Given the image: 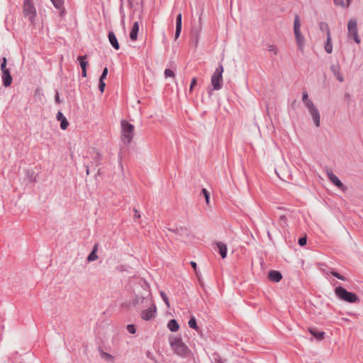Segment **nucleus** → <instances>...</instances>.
<instances>
[{
  "mask_svg": "<svg viewBox=\"0 0 363 363\" xmlns=\"http://www.w3.org/2000/svg\"><path fill=\"white\" fill-rule=\"evenodd\" d=\"M199 35H200V31L199 30H197L195 33H194V37L195 38V43H196V45H197L198 43H199Z\"/></svg>",
  "mask_w": 363,
  "mask_h": 363,
  "instance_id": "obj_48",
  "label": "nucleus"
},
{
  "mask_svg": "<svg viewBox=\"0 0 363 363\" xmlns=\"http://www.w3.org/2000/svg\"><path fill=\"white\" fill-rule=\"evenodd\" d=\"M182 26H176L175 39H177L180 35V33L182 32Z\"/></svg>",
  "mask_w": 363,
  "mask_h": 363,
  "instance_id": "obj_46",
  "label": "nucleus"
},
{
  "mask_svg": "<svg viewBox=\"0 0 363 363\" xmlns=\"http://www.w3.org/2000/svg\"><path fill=\"white\" fill-rule=\"evenodd\" d=\"M100 354L101 358H104L107 361L112 362L113 360V357L111 354L106 352H104L103 350L101 351Z\"/></svg>",
  "mask_w": 363,
  "mask_h": 363,
  "instance_id": "obj_33",
  "label": "nucleus"
},
{
  "mask_svg": "<svg viewBox=\"0 0 363 363\" xmlns=\"http://www.w3.org/2000/svg\"><path fill=\"white\" fill-rule=\"evenodd\" d=\"M325 50L327 53L330 54L333 52V45L331 35L327 37V41L325 45Z\"/></svg>",
  "mask_w": 363,
  "mask_h": 363,
  "instance_id": "obj_26",
  "label": "nucleus"
},
{
  "mask_svg": "<svg viewBox=\"0 0 363 363\" xmlns=\"http://www.w3.org/2000/svg\"><path fill=\"white\" fill-rule=\"evenodd\" d=\"M30 181V182H35V177H31Z\"/></svg>",
  "mask_w": 363,
  "mask_h": 363,
  "instance_id": "obj_56",
  "label": "nucleus"
},
{
  "mask_svg": "<svg viewBox=\"0 0 363 363\" xmlns=\"http://www.w3.org/2000/svg\"><path fill=\"white\" fill-rule=\"evenodd\" d=\"M308 332L311 334L318 341L322 340L325 335L324 331L318 330L315 328H309Z\"/></svg>",
  "mask_w": 363,
  "mask_h": 363,
  "instance_id": "obj_12",
  "label": "nucleus"
},
{
  "mask_svg": "<svg viewBox=\"0 0 363 363\" xmlns=\"http://www.w3.org/2000/svg\"><path fill=\"white\" fill-rule=\"evenodd\" d=\"M330 274L335 278L340 279V280H342V281H347V279L342 276V274H340L339 272H337V271H335V270H333Z\"/></svg>",
  "mask_w": 363,
  "mask_h": 363,
  "instance_id": "obj_35",
  "label": "nucleus"
},
{
  "mask_svg": "<svg viewBox=\"0 0 363 363\" xmlns=\"http://www.w3.org/2000/svg\"><path fill=\"white\" fill-rule=\"evenodd\" d=\"M279 221L281 225L287 224V218L284 215H281L279 216Z\"/></svg>",
  "mask_w": 363,
  "mask_h": 363,
  "instance_id": "obj_45",
  "label": "nucleus"
},
{
  "mask_svg": "<svg viewBox=\"0 0 363 363\" xmlns=\"http://www.w3.org/2000/svg\"><path fill=\"white\" fill-rule=\"evenodd\" d=\"M169 343L171 350L175 355L188 360L193 357L192 352L183 342L182 337L170 336L169 337Z\"/></svg>",
  "mask_w": 363,
  "mask_h": 363,
  "instance_id": "obj_1",
  "label": "nucleus"
},
{
  "mask_svg": "<svg viewBox=\"0 0 363 363\" xmlns=\"http://www.w3.org/2000/svg\"><path fill=\"white\" fill-rule=\"evenodd\" d=\"M319 28L321 31H323V32H325L326 33V35L327 37L328 36H330V29H329V27H328V25L327 23L325 22H320L319 23Z\"/></svg>",
  "mask_w": 363,
  "mask_h": 363,
  "instance_id": "obj_29",
  "label": "nucleus"
},
{
  "mask_svg": "<svg viewBox=\"0 0 363 363\" xmlns=\"http://www.w3.org/2000/svg\"><path fill=\"white\" fill-rule=\"evenodd\" d=\"M188 324L191 328H192L196 331H199L200 330L199 327L197 325L196 318L194 315H191L190 317Z\"/></svg>",
  "mask_w": 363,
  "mask_h": 363,
  "instance_id": "obj_23",
  "label": "nucleus"
},
{
  "mask_svg": "<svg viewBox=\"0 0 363 363\" xmlns=\"http://www.w3.org/2000/svg\"><path fill=\"white\" fill-rule=\"evenodd\" d=\"M307 243V238L306 236L304 237H301L298 238V244L301 246V247H303L306 245Z\"/></svg>",
  "mask_w": 363,
  "mask_h": 363,
  "instance_id": "obj_40",
  "label": "nucleus"
},
{
  "mask_svg": "<svg viewBox=\"0 0 363 363\" xmlns=\"http://www.w3.org/2000/svg\"><path fill=\"white\" fill-rule=\"evenodd\" d=\"M160 295L162 299L163 300V301L164 302V303L166 304L167 307L170 308L169 301V298H168L166 293L163 291H160Z\"/></svg>",
  "mask_w": 363,
  "mask_h": 363,
  "instance_id": "obj_31",
  "label": "nucleus"
},
{
  "mask_svg": "<svg viewBox=\"0 0 363 363\" xmlns=\"http://www.w3.org/2000/svg\"><path fill=\"white\" fill-rule=\"evenodd\" d=\"M347 1L349 2V1H351L352 0H347Z\"/></svg>",
  "mask_w": 363,
  "mask_h": 363,
  "instance_id": "obj_59",
  "label": "nucleus"
},
{
  "mask_svg": "<svg viewBox=\"0 0 363 363\" xmlns=\"http://www.w3.org/2000/svg\"><path fill=\"white\" fill-rule=\"evenodd\" d=\"M133 211H134V218L135 219L140 218V211L138 209H136L135 208H133Z\"/></svg>",
  "mask_w": 363,
  "mask_h": 363,
  "instance_id": "obj_49",
  "label": "nucleus"
},
{
  "mask_svg": "<svg viewBox=\"0 0 363 363\" xmlns=\"http://www.w3.org/2000/svg\"><path fill=\"white\" fill-rule=\"evenodd\" d=\"M164 75H165L166 78H167V77H173L174 76V72L172 69H166L164 70Z\"/></svg>",
  "mask_w": 363,
  "mask_h": 363,
  "instance_id": "obj_42",
  "label": "nucleus"
},
{
  "mask_svg": "<svg viewBox=\"0 0 363 363\" xmlns=\"http://www.w3.org/2000/svg\"><path fill=\"white\" fill-rule=\"evenodd\" d=\"M334 293L339 300L349 303H358L360 301L355 293L347 291L342 286H336L334 289Z\"/></svg>",
  "mask_w": 363,
  "mask_h": 363,
  "instance_id": "obj_2",
  "label": "nucleus"
},
{
  "mask_svg": "<svg viewBox=\"0 0 363 363\" xmlns=\"http://www.w3.org/2000/svg\"><path fill=\"white\" fill-rule=\"evenodd\" d=\"M86 174H89V169L88 166H86Z\"/></svg>",
  "mask_w": 363,
  "mask_h": 363,
  "instance_id": "obj_55",
  "label": "nucleus"
},
{
  "mask_svg": "<svg viewBox=\"0 0 363 363\" xmlns=\"http://www.w3.org/2000/svg\"><path fill=\"white\" fill-rule=\"evenodd\" d=\"M126 328L127 330L130 334H135L136 333V327L134 324H128Z\"/></svg>",
  "mask_w": 363,
  "mask_h": 363,
  "instance_id": "obj_39",
  "label": "nucleus"
},
{
  "mask_svg": "<svg viewBox=\"0 0 363 363\" xmlns=\"http://www.w3.org/2000/svg\"><path fill=\"white\" fill-rule=\"evenodd\" d=\"M327 176L330 181L337 188L342 189L344 184L331 169H327Z\"/></svg>",
  "mask_w": 363,
  "mask_h": 363,
  "instance_id": "obj_9",
  "label": "nucleus"
},
{
  "mask_svg": "<svg viewBox=\"0 0 363 363\" xmlns=\"http://www.w3.org/2000/svg\"><path fill=\"white\" fill-rule=\"evenodd\" d=\"M121 125L122 129V136H130V135L133 134L134 126L128 121L122 120L121 122Z\"/></svg>",
  "mask_w": 363,
  "mask_h": 363,
  "instance_id": "obj_8",
  "label": "nucleus"
},
{
  "mask_svg": "<svg viewBox=\"0 0 363 363\" xmlns=\"http://www.w3.org/2000/svg\"><path fill=\"white\" fill-rule=\"evenodd\" d=\"M267 235H268V237L270 238H271V234H270V233L269 231L267 232Z\"/></svg>",
  "mask_w": 363,
  "mask_h": 363,
  "instance_id": "obj_57",
  "label": "nucleus"
},
{
  "mask_svg": "<svg viewBox=\"0 0 363 363\" xmlns=\"http://www.w3.org/2000/svg\"><path fill=\"white\" fill-rule=\"evenodd\" d=\"M213 362L212 363H225V359H221L220 355L217 353L213 354Z\"/></svg>",
  "mask_w": 363,
  "mask_h": 363,
  "instance_id": "obj_34",
  "label": "nucleus"
},
{
  "mask_svg": "<svg viewBox=\"0 0 363 363\" xmlns=\"http://www.w3.org/2000/svg\"><path fill=\"white\" fill-rule=\"evenodd\" d=\"M331 70L333 73V74L335 76V77L337 78V79L340 82H342L344 81V78H343V76L342 75V74L339 71V69L338 67L333 65L331 67Z\"/></svg>",
  "mask_w": 363,
  "mask_h": 363,
  "instance_id": "obj_22",
  "label": "nucleus"
},
{
  "mask_svg": "<svg viewBox=\"0 0 363 363\" xmlns=\"http://www.w3.org/2000/svg\"><path fill=\"white\" fill-rule=\"evenodd\" d=\"M196 84V79L193 78L191 80V84H190V91H191L193 89V88L194 87V86Z\"/></svg>",
  "mask_w": 363,
  "mask_h": 363,
  "instance_id": "obj_50",
  "label": "nucleus"
},
{
  "mask_svg": "<svg viewBox=\"0 0 363 363\" xmlns=\"http://www.w3.org/2000/svg\"><path fill=\"white\" fill-rule=\"evenodd\" d=\"M108 37L109 43L113 46V48L116 50H118L120 48V45L113 31H109Z\"/></svg>",
  "mask_w": 363,
  "mask_h": 363,
  "instance_id": "obj_16",
  "label": "nucleus"
},
{
  "mask_svg": "<svg viewBox=\"0 0 363 363\" xmlns=\"http://www.w3.org/2000/svg\"><path fill=\"white\" fill-rule=\"evenodd\" d=\"M105 86H106V84H105L104 81L99 80V89L100 90L101 92L104 91Z\"/></svg>",
  "mask_w": 363,
  "mask_h": 363,
  "instance_id": "obj_47",
  "label": "nucleus"
},
{
  "mask_svg": "<svg viewBox=\"0 0 363 363\" xmlns=\"http://www.w3.org/2000/svg\"><path fill=\"white\" fill-rule=\"evenodd\" d=\"M100 174V169L98 170L97 174Z\"/></svg>",
  "mask_w": 363,
  "mask_h": 363,
  "instance_id": "obj_58",
  "label": "nucleus"
},
{
  "mask_svg": "<svg viewBox=\"0 0 363 363\" xmlns=\"http://www.w3.org/2000/svg\"><path fill=\"white\" fill-rule=\"evenodd\" d=\"M223 67L222 65H219L218 67L215 69L211 77V84L213 90H220L222 87L223 80Z\"/></svg>",
  "mask_w": 363,
  "mask_h": 363,
  "instance_id": "obj_3",
  "label": "nucleus"
},
{
  "mask_svg": "<svg viewBox=\"0 0 363 363\" xmlns=\"http://www.w3.org/2000/svg\"><path fill=\"white\" fill-rule=\"evenodd\" d=\"M201 194L204 196L206 203L208 204L210 202V193L208 192V191L206 189L203 188L201 189Z\"/></svg>",
  "mask_w": 363,
  "mask_h": 363,
  "instance_id": "obj_32",
  "label": "nucleus"
},
{
  "mask_svg": "<svg viewBox=\"0 0 363 363\" xmlns=\"http://www.w3.org/2000/svg\"><path fill=\"white\" fill-rule=\"evenodd\" d=\"M6 63H7V60L5 57H4L2 58V62L1 64V70L2 72H4V71L9 70V69L6 68Z\"/></svg>",
  "mask_w": 363,
  "mask_h": 363,
  "instance_id": "obj_38",
  "label": "nucleus"
},
{
  "mask_svg": "<svg viewBox=\"0 0 363 363\" xmlns=\"http://www.w3.org/2000/svg\"><path fill=\"white\" fill-rule=\"evenodd\" d=\"M190 264H191V266L192 267V268H194V270H196V267H197L196 263L194 261H191Z\"/></svg>",
  "mask_w": 363,
  "mask_h": 363,
  "instance_id": "obj_54",
  "label": "nucleus"
},
{
  "mask_svg": "<svg viewBox=\"0 0 363 363\" xmlns=\"http://www.w3.org/2000/svg\"><path fill=\"white\" fill-rule=\"evenodd\" d=\"M123 141V145L121 147L120 152H118V157H121V154L123 151H125L126 148L129 145L132 143L133 138H121Z\"/></svg>",
  "mask_w": 363,
  "mask_h": 363,
  "instance_id": "obj_18",
  "label": "nucleus"
},
{
  "mask_svg": "<svg viewBox=\"0 0 363 363\" xmlns=\"http://www.w3.org/2000/svg\"><path fill=\"white\" fill-rule=\"evenodd\" d=\"M82 76L83 77H86V76H87L86 69H82Z\"/></svg>",
  "mask_w": 363,
  "mask_h": 363,
  "instance_id": "obj_52",
  "label": "nucleus"
},
{
  "mask_svg": "<svg viewBox=\"0 0 363 363\" xmlns=\"http://www.w3.org/2000/svg\"><path fill=\"white\" fill-rule=\"evenodd\" d=\"M267 50L272 52L274 55H277L278 52V49L273 45H269L267 46Z\"/></svg>",
  "mask_w": 363,
  "mask_h": 363,
  "instance_id": "obj_44",
  "label": "nucleus"
},
{
  "mask_svg": "<svg viewBox=\"0 0 363 363\" xmlns=\"http://www.w3.org/2000/svg\"><path fill=\"white\" fill-rule=\"evenodd\" d=\"M150 293L149 292L148 294L147 295V296H139V295H137L135 294L134 296V297L132 299V305L133 306H136L139 304H141L143 303V301L145 300L147 301V298L149 296H150Z\"/></svg>",
  "mask_w": 363,
  "mask_h": 363,
  "instance_id": "obj_14",
  "label": "nucleus"
},
{
  "mask_svg": "<svg viewBox=\"0 0 363 363\" xmlns=\"http://www.w3.org/2000/svg\"><path fill=\"white\" fill-rule=\"evenodd\" d=\"M98 258V255L96 252H94V251H91L89 255L87 256V261L88 262H93L95 261Z\"/></svg>",
  "mask_w": 363,
  "mask_h": 363,
  "instance_id": "obj_36",
  "label": "nucleus"
},
{
  "mask_svg": "<svg viewBox=\"0 0 363 363\" xmlns=\"http://www.w3.org/2000/svg\"><path fill=\"white\" fill-rule=\"evenodd\" d=\"M167 328L171 332H177L179 329V325L177 320L171 319L167 323Z\"/></svg>",
  "mask_w": 363,
  "mask_h": 363,
  "instance_id": "obj_21",
  "label": "nucleus"
},
{
  "mask_svg": "<svg viewBox=\"0 0 363 363\" xmlns=\"http://www.w3.org/2000/svg\"><path fill=\"white\" fill-rule=\"evenodd\" d=\"M87 56L85 55H79L77 57V60L79 62L80 67L82 69H86L88 65V62L86 60Z\"/></svg>",
  "mask_w": 363,
  "mask_h": 363,
  "instance_id": "obj_24",
  "label": "nucleus"
},
{
  "mask_svg": "<svg viewBox=\"0 0 363 363\" xmlns=\"http://www.w3.org/2000/svg\"><path fill=\"white\" fill-rule=\"evenodd\" d=\"M312 119H313V121L315 124V125L316 127H319L320 126V113H319V111L318 109L317 108V107L315 106V104H309V106L307 108Z\"/></svg>",
  "mask_w": 363,
  "mask_h": 363,
  "instance_id": "obj_7",
  "label": "nucleus"
},
{
  "mask_svg": "<svg viewBox=\"0 0 363 363\" xmlns=\"http://www.w3.org/2000/svg\"><path fill=\"white\" fill-rule=\"evenodd\" d=\"M216 246L218 250V253L221 256L223 259L227 257L228 254V248L227 245L221 242H216Z\"/></svg>",
  "mask_w": 363,
  "mask_h": 363,
  "instance_id": "obj_15",
  "label": "nucleus"
},
{
  "mask_svg": "<svg viewBox=\"0 0 363 363\" xmlns=\"http://www.w3.org/2000/svg\"><path fill=\"white\" fill-rule=\"evenodd\" d=\"M2 82L4 86L7 87L11 84L12 82V77L11 75L10 71H4L2 72Z\"/></svg>",
  "mask_w": 363,
  "mask_h": 363,
  "instance_id": "obj_13",
  "label": "nucleus"
},
{
  "mask_svg": "<svg viewBox=\"0 0 363 363\" xmlns=\"http://www.w3.org/2000/svg\"><path fill=\"white\" fill-rule=\"evenodd\" d=\"M52 5L58 10L60 11V15H63L65 13L64 2L65 0H50Z\"/></svg>",
  "mask_w": 363,
  "mask_h": 363,
  "instance_id": "obj_20",
  "label": "nucleus"
},
{
  "mask_svg": "<svg viewBox=\"0 0 363 363\" xmlns=\"http://www.w3.org/2000/svg\"><path fill=\"white\" fill-rule=\"evenodd\" d=\"M101 155L99 152H96V155L94 157V162L96 164V166H99L101 164Z\"/></svg>",
  "mask_w": 363,
  "mask_h": 363,
  "instance_id": "obj_37",
  "label": "nucleus"
},
{
  "mask_svg": "<svg viewBox=\"0 0 363 363\" xmlns=\"http://www.w3.org/2000/svg\"><path fill=\"white\" fill-rule=\"evenodd\" d=\"M168 230L180 235L184 234L186 232V229L182 227L168 228Z\"/></svg>",
  "mask_w": 363,
  "mask_h": 363,
  "instance_id": "obj_28",
  "label": "nucleus"
},
{
  "mask_svg": "<svg viewBox=\"0 0 363 363\" xmlns=\"http://www.w3.org/2000/svg\"><path fill=\"white\" fill-rule=\"evenodd\" d=\"M108 69L107 67H105L104 68L103 71H102V73L99 77V80H103L104 81V79L106 78L107 77V74H108Z\"/></svg>",
  "mask_w": 363,
  "mask_h": 363,
  "instance_id": "obj_41",
  "label": "nucleus"
},
{
  "mask_svg": "<svg viewBox=\"0 0 363 363\" xmlns=\"http://www.w3.org/2000/svg\"><path fill=\"white\" fill-rule=\"evenodd\" d=\"M348 37L352 38L357 44L360 43V38L358 35L357 21L354 18H352L347 23Z\"/></svg>",
  "mask_w": 363,
  "mask_h": 363,
  "instance_id": "obj_5",
  "label": "nucleus"
},
{
  "mask_svg": "<svg viewBox=\"0 0 363 363\" xmlns=\"http://www.w3.org/2000/svg\"><path fill=\"white\" fill-rule=\"evenodd\" d=\"M268 279L275 283L279 282L282 278V274L278 270L272 269L268 272Z\"/></svg>",
  "mask_w": 363,
  "mask_h": 363,
  "instance_id": "obj_10",
  "label": "nucleus"
},
{
  "mask_svg": "<svg viewBox=\"0 0 363 363\" xmlns=\"http://www.w3.org/2000/svg\"><path fill=\"white\" fill-rule=\"evenodd\" d=\"M55 101L57 103V104H60V96H59V93L58 91L56 92V94H55Z\"/></svg>",
  "mask_w": 363,
  "mask_h": 363,
  "instance_id": "obj_51",
  "label": "nucleus"
},
{
  "mask_svg": "<svg viewBox=\"0 0 363 363\" xmlns=\"http://www.w3.org/2000/svg\"><path fill=\"white\" fill-rule=\"evenodd\" d=\"M150 301L151 303V306L147 309H144L141 313L142 319L146 321L154 318L157 313V307L151 298Z\"/></svg>",
  "mask_w": 363,
  "mask_h": 363,
  "instance_id": "obj_6",
  "label": "nucleus"
},
{
  "mask_svg": "<svg viewBox=\"0 0 363 363\" xmlns=\"http://www.w3.org/2000/svg\"><path fill=\"white\" fill-rule=\"evenodd\" d=\"M302 101L303 102L306 108L309 106L310 104H313V102L311 100L308 99V94L306 91L302 92Z\"/></svg>",
  "mask_w": 363,
  "mask_h": 363,
  "instance_id": "obj_27",
  "label": "nucleus"
},
{
  "mask_svg": "<svg viewBox=\"0 0 363 363\" xmlns=\"http://www.w3.org/2000/svg\"><path fill=\"white\" fill-rule=\"evenodd\" d=\"M23 13L30 23H33L36 17V10L32 0L23 1Z\"/></svg>",
  "mask_w": 363,
  "mask_h": 363,
  "instance_id": "obj_4",
  "label": "nucleus"
},
{
  "mask_svg": "<svg viewBox=\"0 0 363 363\" xmlns=\"http://www.w3.org/2000/svg\"><path fill=\"white\" fill-rule=\"evenodd\" d=\"M300 27H301V23H300L299 16L298 15H296L295 18H294V33L301 32Z\"/></svg>",
  "mask_w": 363,
  "mask_h": 363,
  "instance_id": "obj_30",
  "label": "nucleus"
},
{
  "mask_svg": "<svg viewBox=\"0 0 363 363\" xmlns=\"http://www.w3.org/2000/svg\"><path fill=\"white\" fill-rule=\"evenodd\" d=\"M57 121H60V127L62 129L65 130L67 128L69 123L66 118L64 116L63 113L59 111L57 114Z\"/></svg>",
  "mask_w": 363,
  "mask_h": 363,
  "instance_id": "obj_17",
  "label": "nucleus"
},
{
  "mask_svg": "<svg viewBox=\"0 0 363 363\" xmlns=\"http://www.w3.org/2000/svg\"><path fill=\"white\" fill-rule=\"evenodd\" d=\"M176 26H182V15L179 13L176 18Z\"/></svg>",
  "mask_w": 363,
  "mask_h": 363,
  "instance_id": "obj_43",
  "label": "nucleus"
},
{
  "mask_svg": "<svg viewBox=\"0 0 363 363\" xmlns=\"http://www.w3.org/2000/svg\"><path fill=\"white\" fill-rule=\"evenodd\" d=\"M138 30H139L138 22H135L132 26L131 31L130 33V38L132 40L135 41L137 40Z\"/></svg>",
  "mask_w": 363,
  "mask_h": 363,
  "instance_id": "obj_19",
  "label": "nucleus"
},
{
  "mask_svg": "<svg viewBox=\"0 0 363 363\" xmlns=\"http://www.w3.org/2000/svg\"><path fill=\"white\" fill-rule=\"evenodd\" d=\"M294 35L298 49L301 50V52H303L305 45L304 36L301 34V32H296L294 33Z\"/></svg>",
  "mask_w": 363,
  "mask_h": 363,
  "instance_id": "obj_11",
  "label": "nucleus"
},
{
  "mask_svg": "<svg viewBox=\"0 0 363 363\" xmlns=\"http://www.w3.org/2000/svg\"><path fill=\"white\" fill-rule=\"evenodd\" d=\"M335 5L337 6H340L343 9H347L349 7L351 1H347V0H333Z\"/></svg>",
  "mask_w": 363,
  "mask_h": 363,
  "instance_id": "obj_25",
  "label": "nucleus"
},
{
  "mask_svg": "<svg viewBox=\"0 0 363 363\" xmlns=\"http://www.w3.org/2000/svg\"><path fill=\"white\" fill-rule=\"evenodd\" d=\"M98 247H99V245H98L97 243H96V244L93 246V248H92V250H91V251H94V252H97Z\"/></svg>",
  "mask_w": 363,
  "mask_h": 363,
  "instance_id": "obj_53",
  "label": "nucleus"
}]
</instances>
